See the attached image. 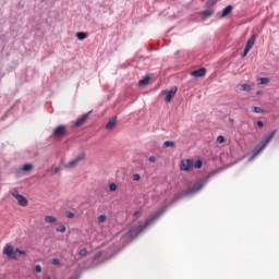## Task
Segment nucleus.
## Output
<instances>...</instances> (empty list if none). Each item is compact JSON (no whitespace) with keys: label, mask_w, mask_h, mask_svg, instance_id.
Instances as JSON below:
<instances>
[{"label":"nucleus","mask_w":279,"mask_h":279,"mask_svg":"<svg viewBox=\"0 0 279 279\" xmlns=\"http://www.w3.org/2000/svg\"><path fill=\"white\" fill-rule=\"evenodd\" d=\"M167 211V207H162L159 211H157L151 218L147 219L145 223L138 222L137 225L132 226L129 231L121 238V243L124 245H130L134 239L141 236L145 230H149L160 217Z\"/></svg>","instance_id":"nucleus-1"},{"label":"nucleus","mask_w":279,"mask_h":279,"mask_svg":"<svg viewBox=\"0 0 279 279\" xmlns=\"http://www.w3.org/2000/svg\"><path fill=\"white\" fill-rule=\"evenodd\" d=\"M276 130L272 131L264 140H262V142L253 149V155L248 159L250 161L254 160V158H256V156H258V154H260V151H263L265 147H267L271 143V141L276 136Z\"/></svg>","instance_id":"nucleus-2"},{"label":"nucleus","mask_w":279,"mask_h":279,"mask_svg":"<svg viewBox=\"0 0 279 279\" xmlns=\"http://www.w3.org/2000/svg\"><path fill=\"white\" fill-rule=\"evenodd\" d=\"M206 184H208V179H206L205 181H203L201 183H195L192 187H190L185 191V196L191 197V196L199 193V191H202V189H204V186H206Z\"/></svg>","instance_id":"nucleus-3"},{"label":"nucleus","mask_w":279,"mask_h":279,"mask_svg":"<svg viewBox=\"0 0 279 279\" xmlns=\"http://www.w3.org/2000/svg\"><path fill=\"white\" fill-rule=\"evenodd\" d=\"M85 159H86V154L85 153H81L74 159H72L68 163H64L63 165V169H75V166L80 165V162H82V160H85Z\"/></svg>","instance_id":"nucleus-4"},{"label":"nucleus","mask_w":279,"mask_h":279,"mask_svg":"<svg viewBox=\"0 0 279 279\" xmlns=\"http://www.w3.org/2000/svg\"><path fill=\"white\" fill-rule=\"evenodd\" d=\"M52 136L54 138H62L63 136H66V126L64 124H61L53 129Z\"/></svg>","instance_id":"nucleus-5"},{"label":"nucleus","mask_w":279,"mask_h":279,"mask_svg":"<svg viewBox=\"0 0 279 279\" xmlns=\"http://www.w3.org/2000/svg\"><path fill=\"white\" fill-rule=\"evenodd\" d=\"M178 93V87L173 86L170 89H166L163 92V95H166L165 97V101L166 104H171V99H173V97H175V94Z\"/></svg>","instance_id":"nucleus-6"},{"label":"nucleus","mask_w":279,"mask_h":279,"mask_svg":"<svg viewBox=\"0 0 279 279\" xmlns=\"http://www.w3.org/2000/svg\"><path fill=\"white\" fill-rule=\"evenodd\" d=\"M3 254L4 256H8V258H11V260H16V255H14V246H12V244H5Z\"/></svg>","instance_id":"nucleus-7"},{"label":"nucleus","mask_w":279,"mask_h":279,"mask_svg":"<svg viewBox=\"0 0 279 279\" xmlns=\"http://www.w3.org/2000/svg\"><path fill=\"white\" fill-rule=\"evenodd\" d=\"M180 169H181V171H185L186 173H189V171H191V169H193V160H191V159L181 160Z\"/></svg>","instance_id":"nucleus-8"},{"label":"nucleus","mask_w":279,"mask_h":279,"mask_svg":"<svg viewBox=\"0 0 279 279\" xmlns=\"http://www.w3.org/2000/svg\"><path fill=\"white\" fill-rule=\"evenodd\" d=\"M13 197H15V199H17L20 206H27V198L21 194H19V191H14L12 193Z\"/></svg>","instance_id":"nucleus-9"},{"label":"nucleus","mask_w":279,"mask_h":279,"mask_svg":"<svg viewBox=\"0 0 279 279\" xmlns=\"http://www.w3.org/2000/svg\"><path fill=\"white\" fill-rule=\"evenodd\" d=\"M90 112H93V111H88L87 113L81 116V117L75 121V128H82V125H84V123H86V121L88 120V117L90 116Z\"/></svg>","instance_id":"nucleus-10"},{"label":"nucleus","mask_w":279,"mask_h":279,"mask_svg":"<svg viewBox=\"0 0 279 279\" xmlns=\"http://www.w3.org/2000/svg\"><path fill=\"white\" fill-rule=\"evenodd\" d=\"M192 77H204L206 75V68L194 70L190 73Z\"/></svg>","instance_id":"nucleus-11"},{"label":"nucleus","mask_w":279,"mask_h":279,"mask_svg":"<svg viewBox=\"0 0 279 279\" xmlns=\"http://www.w3.org/2000/svg\"><path fill=\"white\" fill-rule=\"evenodd\" d=\"M232 10H233L232 4L227 5V7L222 10V12H221V14H220V19H226V16H230V14H232Z\"/></svg>","instance_id":"nucleus-12"},{"label":"nucleus","mask_w":279,"mask_h":279,"mask_svg":"<svg viewBox=\"0 0 279 279\" xmlns=\"http://www.w3.org/2000/svg\"><path fill=\"white\" fill-rule=\"evenodd\" d=\"M213 14H215L214 10H205L199 12V16L202 19V21H206V19H210V16H213Z\"/></svg>","instance_id":"nucleus-13"},{"label":"nucleus","mask_w":279,"mask_h":279,"mask_svg":"<svg viewBox=\"0 0 279 279\" xmlns=\"http://www.w3.org/2000/svg\"><path fill=\"white\" fill-rule=\"evenodd\" d=\"M256 38H258V35L253 34L251 38L246 41L245 48L252 50V47H254V43H256Z\"/></svg>","instance_id":"nucleus-14"},{"label":"nucleus","mask_w":279,"mask_h":279,"mask_svg":"<svg viewBox=\"0 0 279 279\" xmlns=\"http://www.w3.org/2000/svg\"><path fill=\"white\" fill-rule=\"evenodd\" d=\"M116 125H117V117L108 121V123L106 124V130H113Z\"/></svg>","instance_id":"nucleus-15"},{"label":"nucleus","mask_w":279,"mask_h":279,"mask_svg":"<svg viewBox=\"0 0 279 279\" xmlns=\"http://www.w3.org/2000/svg\"><path fill=\"white\" fill-rule=\"evenodd\" d=\"M76 38L77 40H86V38H88V35L84 32H78L76 33Z\"/></svg>","instance_id":"nucleus-16"},{"label":"nucleus","mask_w":279,"mask_h":279,"mask_svg":"<svg viewBox=\"0 0 279 279\" xmlns=\"http://www.w3.org/2000/svg\"><path fill=\"white\" fill-rule=\"evenodd\" d=\"M45 221H46V223H56V221H58V218H56L53 216H46Z\"/></svg>","instance_id":"nucleus-17"},{"label":"nucleus","mask_w":279,"mask_h":279,"mask_svg":"<svg viewBox=\"0 0 279 279\" xmlns=\"http://www.w3.org/2000/svg\"><path fill=\"white\" fill-rule=\"evenodd\" d=\"M167 147H175V142L173 141H166L162 145L163 149H167Z\"/></svg>","instance_id":"nucleus-18"},{"label":"nucleus","mask_w":279,"mask_h":279,"mask_svg":"<svg viewBox=\"0 0 279 279\" xmlns=\"http://www.w3.org/2000/svg\"><path fill=\"white\" fill-rule=\"evenodd\" d=\"M32 169H34V165L32 163H25L23 167H22V171H25L26 173L32 171Z\"/></svg>","instance_id":"nucleus-19"},{"label":"nucleus","mask_w":279,"mask_h":279,"mask_svg":"<svg viewBox=\"0 0 279 279\" xmlns=\"http://www.w3.org/2000/svg\"><path fill=\"white\" fill-rule=\"evenodd\" d=\"M241 90H243L244 93H250V90H252V85H250V84H242L241 85Z\"/></svg>","instance_id":"nucleus-20"},{"label":"nucleus","mask_w":279,"mask_h":279,"mask_svg":"<svg viewBox=\"0 0 279 279\" xmlns=\"http://www.w3.org/2000/svg\"><path fill=\"white\" fill-rule=\"evenodd\" d=\"M140 86H147L149 84V76H146L138 82Z\"/></svg>","instance_id":"nucleus-21"},{"label":"nucleus","mask_w":279,"mask_h":279,"mask_svg":"<svg viewBox=\"0 0 279 279\" xmlns=\"http://www.w3.org/2000/svg\"><path fill=\"white\" fill-rule=\"evenodd\" d=\"M204 165V162L198 159L193 163V167H195V169H202V166Z\"/></svg>","instance_id":"nucleus-22"},{"label":"nucleus","mask_w":279,"mask_h":279,"mask_svg":"<svg viewBox=\"0 0 279 279\" xmlns=\"http://www.w3.org/2000/svg\"><path fill=\"white\" fill-rule=\"evenodd\" d=\"M253 112H255L256 114H263L265 110L262 107H254Z\"/></svg>","instance_id":"nucleus-23"},{"label":"nucleus","mask_w":279,"mask_h":279,"mask_svg":"<svg viewBox=\"0 0 279 279\" xmlns=\"http://www.w3.org/2000/svg\"><path fill=\"white\" fill-rule=\"evenodd\" d=\"M13 253L14 256H16V254H21V256H25L27 254L25 251H22L21 248H15Z\"/></svg>","instance_id":"nucleus-24"},{"label":"nucleus","mask_w":279,"mask_h":279,"mask_svg":"<svg viewBox=\"0 0 279 279\" xmlns=\"http://www.w3.org/2000/svg\"><path fill=\"white\" fill-rule=\"evenodd\" d=\"M218 0H209L205 3V8H213Z\"/></svg>","instance_id":"nucleus-25"},{"label":"nucleus","mask_w":279,"mask_h":279,"mask_svg":"<svg viewBox=\"0 0 279 279\" xmlns=\"http://www.w3.org/2000/svg\"><path fill=\"white\" fill-rule=\"evenodd\" d=\"M106 219H108V217L106 215H100L97 218L98 223H104L106 221Z\"/></svg>","instance_id":"nucleus-26"},{"label":"nucleus","mask_w":279,"mask_h":279,"mask_svg":"<svg viewBox=\"0 0 279 279\" xmlns=\"http://www.w3.org/2000/svg\"><path fill=\"white\" fill-rule=\"evenodd\" d=\"M259 84H269V78L268 77H260L259 78Z\"/></svg>","instance_id":"nucleus-27"},{"label":"nucleus","mask_w":279,"mask_h":279,"mask_svg":"<svg viewBox=\"0 0 279 279\" xmlns=\"http://www.w3.org/2000/svg\"><path fill=\"white\" fill-rule=\"evenodd\" d=\"M65 217H68V219H73L75 217V214L73 211H66Z\"/></svg>","instance_id":"nucleus-28"},{"label":"nucleus","mask_w":279,"mask_h":279,"mask_svg":"<svg viewBox=\"0 0 279 279\" xmlns=\"http://www.w3.org/2000/svg\"><path fill=\"white\" fill-rule=\"evenodd\" d=\"M57 232H66V227L61 225L57 228Z\"/></svg>","instance_id":"nucleus-29"},{"label":"nucleus","mask_w":279,"mask_h":279,"mask_svg":"<svg viewBox=\"0 0 279 279\" xmlns=\"http://www.w3.org/2000/svg\"><path fill=\"white\" fill-rule=\"evenodd\" d=\"M217 143H226V137H223V135H219L218 137H217Z\"/></svg>","instance_id":"nucleus-30"},{"label":"nucleus","mask_w":279,"mask_h":279,"mask_svg":"<svg viewBox=\"0 0 279 279\" xmlns=\"http://www.w3.org/2000/svg\"><path fill=\"white\" fill-rule=\"evenodd\" d=\"M86 254H88V250H86V248H82V250L78 252V255H80V256H86Z\"/></svg>","instance_id":"nucleus-31"},{"label":"nucleus","mask_w":279,"mask_h":279,"mask_svg":"<svg viewBox=\"0 0 279 279\" xmlns=\"http://www.w3.org/2000/svg\"><path fill=\"white\" fill-rule=\"evenodd\" d=\"M133 181L134 182L141 181V174H138V173L133 174Z\"/></svg>","instance_id":"nucleus-32"},{"label":"nucleus","mask_w":279,"mask_h":279,"mask_svg":"<svg viewBox=\"0 0 279 279\" xmlns=\"http://www.w3.org/2000/svg\"><path fill=\"white\" fill-rule=\"evenodd\" d=\"M109 191H111L112 193L113 191H117V184L116 183L109 184Z\"/></svg>","instance_id":"nucleus-33"},{"label":"nucleus","mask_w":279,"mask_h":279,"mask_svg":"<svg viewBox=\"0 0 279 279\" xmlns=\"http://www.w3.org/2000/svg\"><path fill=\"white\" fill-rule=\"evenodd\" d=\"M62 169H64V167H56L54 169H53V174H56V173H60V171H62Z\"/></svg>","instance_id":"nucleus-34"},{"label":"nucleus","mask_w":279,"mask_h":279,"mask_svg":"<svg viewBox=\"0 0 279 279\" xmlns=\"http://www.w3.org/2000/svg\"><path fill=\"white\" fill-rule=\"evenodd\" d=\"M250 48H244L243 52H242V58H245V56H247L250 53Z\"/></svg>","instance_id":"nucleus-35"},{"label":"nucleus","mask_w":279,"mask_h":279,"mask_svg":"<svg viewBox=\"0 0 279 279\" xmlns=\"http://www.w3.org/2000/svg\"><path fill=\"white\" fill-rule=\"evenodd\" d=\"M35 271H36L37 274H40V271H43V267H40V265H36V266H35Z\"/></svg>","instance_id":"nucleus-36"},{"label":"nucleus","mask_w":279,"mask_h":279,"mask_svg":"<svg viewBox=\"0 0 279 279\" xmlns=\"http://www.w3.org/2000/svg\"><path fill=\"white\" fill-rule=\"evenodd\" d=\"M53 265H60V259L53 258L51 262Z\"/></svg>","instance_id":"nucleus-37"},{"label":"nucleus","mask_w":279,"mask_h":279,"mask_svg":"<svg viewBox=\"0 0 279 279\" xmlns=\"http://www.w3.org/2000/svg\"><path fill=\"white\" fill-rule=\"evenodd\" d=\"M148 160H149V162H156V157H155V156H150V157L148 158Z\"/></svg>","instance_id":"nucleus-38"},{"label":"nucleus","mask_w":279,"mask_h":279,"mask_svg":"<svg viewBox=\"0 0 279 279\" xmlns=\"http://www.w3.org/2000/svg\"><path fill=\"white\" fill-rule=\"evenodd\" d=\"M264 125L263 121H257V128H263Z\"/></svg>","instance_id":"nucleus-39"},{"label":"nucleus","mask_w":279,"mask_h":279,"mask_svg":"<svg viewBox=\"0 0 279 279\" xmlns=\"http://www.w3.org/2000/svg\"><path fill=\"white\" fill-rule=\"evenodd\" d=\"M99 256H101V254H100V253H97V254L95 255V258H99Z\"/></svg>","instance_id":"nucleus-40"},{"label":"nucleus","mask_w":279,"mask_h":279,"mask_svg":"<svg viewBox=\"0 0 279 279\" xmlns=\"http://www.w3.org/2000/svg\"><path fill=\"white\" fill-rule=\"evenodd\" d=\"M140 213H141V211H138V210L135 211V213H134V217H136L137 215H140Z\"/></svg>","instance_id":"nucleus-41"},{"label":"nucleus","mask_w":279,"mask_h":279,"mask_svg":"<svg viewBox=\"0 0 279 279\" xmlns=\"http://www.w3.org/2000/svg\"><path fill=\"white\" fill-rule=\"evenodd\" d=\"M44 279H51V276L48 275Z\"/></svg>","instance_id":"nucleus-42"},{"label":"nucleus","mask_w":279,"mask_h":279,"mask_svg":"<svg viewBox=\"0 0 279 279\" xmlns=\"http://www.w3.org/2000/svg\"><path fill=\"white\" fill-rule=\"evenodd\" d=\"M234 120H230V122L232 123Z\"/></svg>","instance_id":"nucleus-43"}]
</instances>
